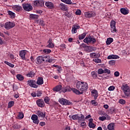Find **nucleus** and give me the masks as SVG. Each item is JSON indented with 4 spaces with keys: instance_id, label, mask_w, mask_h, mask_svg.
Masks as SVG:
<instances>
[{
    "instance_id": "13d9d810",
    "label": "nucleus",
    "mask_w": 130,
    "mask_h": 130,
    "mask_svg": "<svg viewBox=\"0 0 130 130\" xmlns=\"http://www.w3.org/2000/svg\"><path fill=\"white\" fill-rule=\"evenodd\" d=\"M91 104L92 105H94V106H96L97 105L98 103L95 101V100L91 101Z\"/></svg>"
},
{
    "instance_id": "a18cd8bd",
    "label": "nucleus",
    "mask_w": 130,
    "mask_h": 130,
    "mask_svg": "<svg viewBox=\"0 0 130 130\" xmlns=\"http://www.w3.org/2000/svg\"><path fill=\"white\" fill-rule=\"evenodd\" d=\"M104 74H110V70L107 69H105L104 70Z\"/></svg>"
},
{
    "instance_id": "9b49d317",
    "label": "nucleus",
    "mask_w": 130,
    "mask_h": 130,
    "mask_svg": "<svg viewBox=\"0 0 130 130\" xmlns=\"http://www.w3.org/2000/svg\"><path fill=\"white\" fill-rule=\"evenodd\" d=\"M27 85L31 88H38V85H36V81L30 80L27 81Z\"/></svg>"
},
{
    "instance_id": "de8ad7c7",
    "label": "nucleus",
    "mask_w": 130,
    "mask_h": 130,
    "mask_svg": "<svg viewBox=\"0 0 130 130\" xmlns=\"http://www.w3.org/2000/svg\"><path fill=\"white\" fill-rule=\"evenodd\" d=\"M99 119L101 121H104V120H106V117L104 116L99 117Z\"/></svg>"
},
{
    "instance_id": "6e6552de",
    "label": "nucleus",
    "mask_w": 130,
    "mask_h": 130,
    "mask_svg": "<svg viewBox=\"0 0 130 130\" xmlns=\"http://www.w3.org/2000/svg\"><path fill=\"white\" fill-rule=\"evenodd\" d=\"M115 25H116V22L112 20L110 22V26H111V31L112 33H115L117 29H116V27H115Z\"/></svg>"
},
{
    "instance_id": "8fccbe9b",
    "label": "nucleus",
    "mask_w": 130,
    "mask_h": 130,
    "mask_svg": "<svg viewBox=\"0 0 130 130\" xmlns=\"http://www.w3.org/2000/svg\"><path fill=\"white\" fill-rule=\"evenodd\" d=\"M49 100H50L49 98H48V97H45L44 99V102L47 104H48V103L49 102Z\"/></svg>"
},
{
    "instance_id": "2f4dec72",
    "label": "nucleus",
    "mask_w": 130,
    "mask_h": 130,
    "mask_svg": "<svg viewBox=\"0 0 130 130\" xmlns=\"http://www.w3.org/2000/svg\"><path fill=\"white\" fill-rule=\"evenodd\" d=\"M112 42H113V39L112 38H109L107 39L106 44L107 45H110Z\"/></svg>"
},
{
    "instance_id": "58836bf2",
    "label": "nucleus",
    "mask_w": 130,
    "mask_h": 130,
    "mask_svg": "<svg viewBox=\"0 0 130 130\" xmlns=\"http://www.w3.org/2000/svg\"><path fill=\"white\" fill-rule=\"evenodd\" d=\"M88 126L90 128H94L96 127V125L94 123H88Z\"/></svg>"
},
{
    "instance_id": "bf43d9fd",
    "label": "nucleus",
    "mask_w": 130,
    "mask_h": 130,
    "mask_svg": "<svg viewBox=\"0 0 130 130\" xmlns=\"http://www.w3.org/2000/svg\"><path fill=\"white\" fill-rule=\"evenodd\" d=\"M57 71L58 72V73H60V72L62 71L61 67L59 66L58 68H57Z\"/></svg>"
},
{
    "instance_id": "ddd939ff",
    "label": "nucleus",
    "mask_w": 130,
    "mask_h": 130,
    "mask_svg": "<svg viewBox=\"0 0 130 130\" xmlns=\"http://www.w3.org/2000/svg\"><path fill=\"white\" fill-rule=\"evenodd\" d=\"M31 119H32L34 123L38 124L39 123V120H38V116L37 115H32Z\"/></svg>"
},
{
    "instance_id": "a19ab883",
    "label": "nucleus",
    "mask_w": 130,
    "mask_h": 130,
    "mask_svg": "<svg viewBox=\"0 0 130 130\" xmlns=\"http://www.w3.org/2000/svg\"><path fill=\"white\" fill-rule=\"evenodd\" d=\"M93 61H94V62H96V63H101L102 62L101 59L100 58L94 59Z\"/></svg>"
},
{
    "instance_id": "4d7b16f0",
    "label": "nucleus",
    "mask_w": 130,
    "mask_h": 130,
    "mask_svg": "<svg viewBox=\"0 0 130 130\" xmlns=\"http://www.w3.org/2000/svg\"><path fill=\"white\" fill-rule=\"evenodd\" d=\"M8 14L9 15H10V16H15V13H14V12L11 11H8Z\"/></svg>"
},
{
    "instance_id": "f03ea898",
    "label": "nucleus",
    "mask_w": 130,
    "mask_h": 130,
    "mask_svg": "<svg viewBox=\"0 0 130 130\" xmlns=\"http://www.w3.org/2000/svg\"><path fill=\"white\" fill-rule=\"evenodd\" d=\"M73 120H78V122L85 121V116L82 114H77L72 116Z\"/></svg>"
},
{
    "instance_id": "a878e982",
    "label": "nucleus",
    "mask_w": 130,
    "mask_h": 130,
    "mask_svg": "<svg viewBox=\"0 0 130 130\" xmlns=\"http://www.w3.org/2000/svg\"><path fill=\"white\" fill-rule=\"evenodd\" d=\"M13 9L16 12H20L22 10V7L19 5H15L13 7Z\"/></svg>"
},
{
    "instance_id": "4c0bfd02",
    "label": "nucleus",
    "mask_w": 130,
    "mask_h": 130,
    "mask_svg": "<svg viewBox=\"0 0 130 130\" xmlns=\"http://www.w3.org/2000/svg\"><path fill=\"white\" fill-rule=\"evenodd\" d=\"M43 52L46 54H48V53H50V52H51V50L49 49H45L43 50Z\"/></svg>"
},
{
    "instance_id": "3c124183",
    "label": "nucleus",
    "mask_w": 130,
    "mask_h": 130,
    "mask_svg": "<svg viewBox=\"0 0 130 130\" xmlns=\"http://www.w3.org/2000/svg\"><path fill=\"white\" fill-rule=\"evenodd\" d=\"M80 125L81 127H84V126H86V122L83 121V122H80Z\"/></svg>"
},
{
    "instance_id": "603ef678",
    "label": "nucleus",
    "mask_w": 130,
    "mask_h": 130,
    "mask_svg": "<svg viewBox=\"0 0 130 130\" xmlns=\"http://www.w3.org/2000/svg\"><path fill=\"white\" fill-rule=\"evenodd\" d=\"M109 63L110 66H114L115 64V61L113 60H110L109 61Z\"/></svg>"
},
{
    "instance_id": "69168bd1",
    "label": "nucleus",
    "mask_w": 130,
    "mask_h": 130,
    "mask_svg": "<svg viewBox=\"0 0 130 130\" xmlns=\"http://www.w3.org/2000/svg\"><path fill=\"white\" fill-rule=\"evenodd\" d=\"M40 125L41 126H44V125H45V122H41L40 123Z\"/></svg>"
},
{
    "instance_id": "20e7f679",
    "label": "nucleus",
    "mask_w": 130,
    "mask_h": 130,
    "mask_svg": "<svg viewBox=\"0 0 130 130\" xmlns=\"http://www.w3.org/2000/svg\"><path fill=\"white\" fill-rule=\"evenodd\" d=\"M85 43H87V44H90V43H92V44H95L96 43V39L93 38L92 37H86L83 40Z\"/></svg>"
},
{
    "instance_id": "5fc2aeb1",
    "label": "nucleus",
    "mask_w": 130,
    "mask_h": 130,
    "mask_svg": "<svg viewBox=\"0 0 130 130\" xmlns=\"http://www.w3.org/2000/svg\"><path fill=\"white\" fill-rule=\"evenodd\" d=\"M41 95H42V91H37V95L38 97H40V96H41Z\"/></svg>"
},
{
    "instance_id": "052dcab7",
    "label": "nucleus",
    "mask_w": 130,
    "mask_h": 130,
    "mask_svg": "<svg viewBox=\"0 0 130 130\" xmlns=\"http://www.w3.org/2000/svg\"><path fill=\"white\" fill-rule=\"evenodd\" d=\"M87 46V45H86V44H85L84 43H83V44H82L81 45H80V47H81V48H85V47H86Z\"/></svg>"
},
{
    "instance_id": "9d476101",
    "label": "nucleus",
    "mask_w": 130,
    "mask_h": 130,
    "mask_svg": "<svg viewBox=\"0 0 130 130\" xmlns=\"http://www.w3.org/2000/svg\"><path fill=\"white\" fill-rule=\"evenodd\" d=\"M15 26H16V24L11 22H7L4 25L5 29H12V28H14Z\"/></svg>"
},
{
    "instance_id": "473e14b6",
    "label": "nucleus",
    "mask_w": 130,
    "mask_h": 130,
    "mask_svg": "<svg viewBox=\"0 0 130 130\" xmlns=\"http://www.w3.org/2000/svg\"><path fill=\"white\" fill-rule=\"evenodd\" d=\"M90 55L91 56V57H95L96 58L100 57V53H90Z\"/></svg>"
},
{
    "instance_id": "4be33fe9",
    "label": "nucleus",
    "mask_w": 130,
    "mask_h": 130,
    "mask_svg": "<svg viewBox=\"0 0 130 130\" xmlns=\"http://www.w3.org/2000/svg\"><path fill=\"white\" fill-rule=\"evenodd\" d=\"M44 83L43 81V78L40 77H38L37 81V85H43V84Z\"/></svg>"
},
{
    "instance_id": "338daca9",
    "label": "nucleus",
    "mask_w": 130,
    "mask_h": 130,
    "mask_svg": "<svg viewBox=\"0 0 130 130\" xmlns=\"http://www.w3.org/2000/svg\"><path fill=\"white\" fill-rule=\"evenodd\" d=\"M0 44L1 45H3L4 44V41H3V39L0 37Z\"/></svg>"
},
{
    "instance_id": "393cba45",
    "label": "nucleus",
    "mask_w": 130,
    "mask_h": 130,
    "mask_svg": "<svg viewBox=\"0 0 130 130\" xmlns=\"http://www.w3.org/2000/svg\"><path fill=\"white\" fill-rule=\"evenodd\" d=\"M72 91L74 93L76 94V95H81V94H83V92H82L81 90H80L79 89L78 90L76 88H73Z\"/></svg>"
},
{
    "instance_id": "bb28decb",
    "label": "nucleus",
    "mask_w": 130,
    "mask_h": 130,
    "mask_svg": "<svg viewBox=\"0 0 130 130\" xmlns=\"http://www.w3.org/2000/svg\"><path fill=\"white\" fill-rule=\"evenodd\" d=\"M46 7H47L49 9H53L54 5L51 2H46L45 3Z\"/></svg>"
},
{
    "instance_id": "7c9ffc66",
    "label": "nucleus",
    "mask_w": 130,
    "mask_h": 130,
    "mask_svg": "<svg viewBox=\"0 0 130 130\" xmlns=\"http://www.w3.org/2000/svg\"><path fill=\"white\" fill-rule=\"evenodd\" d=\"M26 76L29 78H33V77H35V73H34L32 71H31L28 72V74H26Z\"/></svg>"
},
{
    "instance_id": "79ce46f5",
    "label": "nucleus",
    "mask_w": 130,
    "mask_h": 130,
    "mask_svg": "<svg viewBox=\"0 0 130 130\" xmlns=\"http://www.w3.org/2000/svg\"><path fill=\"white\" fill-rule=\"evenodd\" d=\"M98 74H99V75H102V74H104V70L102 69H99L98 71Z\"/></svg>"
},
{
    "instance_id": "49530a36",
    "label": "nucleus",
    "mask_w": 130,
    "mask_h": 130,
    "mask_svg": "<svg viewBox=\"0 0 130 130\" xmlns=\"http://www.w3.org/2000/svg\"><path fill=\"white\" fill-rule=\"evenodd\" d=\"M91 76L93 79L97 78V74L94 72H91Z\"/></svg>"
},
{
    "instance_id": "5701e85b",
    "label": "nucleus",
    "mask_w": 130,
    "mask_h": 130,
    "mask_svg": "<svg viewBox=\"0 0 130 130\" xmlns=\"http://www.w3.org/2000/svg\"><path fill=\"white\" fill-rule=\"evenodd\" d=\"M120 11L123 15H127L129 13L128 10L125 8H121Z\"/></svg>"
},
{
    "instance_id": "774afa93",
    "label": "nucleus",
    "mask_w": 130,
    "mask_h": 130,
    "mask_svg": "<svg viewBox=\"0 0 130 130\" xmlns=\"http://www.w3.org/2000/svg\"><path fill=\"white\" fill-rule=\"evenodd\" d=\"M108 107H109L108 105H104V108H105V109H108Z\"/></svg>"
},
{
    "instance_id": "6ab92c4d",
    "label": "nucleus",
    "mask_w": 130,
    "mask_h": 130,
    "mask_svg": "<svg viewBox=\"0 0 130 130\" xmlns=\"http://www.w3.org/2000/svg\"><path fill=\"white\" fill-rule=\"evenodd\" d=\"M48 43V45L47 46V47H48V48H53L54 47V44L52 43V39H49Z\"/></svg>"
},
{
    "instance_id": "ea45409f",
    "label": "nucleus",
    "mask_w": 130,
    "mask_h": 130,
    "mask_svg": "<svg viewBox=\"0 0 130 130\" xmlns=\"http://www.w3.org/2000/svg\"><path fill=\"white\" fill-rule=\"evenodd\" d=\"M14 104H15V102L14 101H11L8 104V108H11V107H13L14 106Z\"/></svg>"
},
{
    "instance_id": "680f3d73",
    "label": "nucleus",
    "mask_w": 130,
    "mask_h": 130,
    "mask_svg": "<svg viewBox=\"0 0 130 130\" xmlns=\"http://www.w3.org/2000/svg\"><path fill=\"white\" fill-rule=\"evenodd\" d=\"M115 77H119V72L116 71L114 73Z\"/></svg>"
},
{
    "instance_id": "412c9836",
    "label": "nucleus",
    "mask_w": 130,
    "mask_h": 130,
    "mask_svg": "<svg viewBox=\"0 0 130 130\" xmlns=\"http://www.w3.org/2000/svg\"><path fill=\"white\" fill-rule=\"evenodd\" d=\"M118 58H119V56L118 55H110L107 57L108 59H118Z\"/></svg>"
},
{
    "instance_id": "72a5a7b5",
    "label": "nucleus",
    "mask_w": 130,
    "mask_h": 130,
    "mask_svg": "<svg viewBox=\"0 0 130 130\" xmlns=\"http://www.w3.org/2000/svg\"><path fill=\"white\" fill-rule=\"evenodd\" d=\"M16 78L18 81H23L24 80V76L21 74H17Z\"/></svg>"
},
{
    "instance_id": "0eeeda50",
    "label": "nucleus",
    "mask_w": 130,
    "mask_h": 130,
    "mask_svg": "<svg viewBox=\"0 0 130 130\" xmlns=\"http://www.w3.org/2000/svg\"><path fill=\"white\" fill-rule=\"evenodd\" d=\"M33 5L35 7H43L44 6V1L36 0L33 2Z\"/></svg>"
},
{
    "instance_id": "4468645a",
    "label": "nucleus",
    "mask_w": 130,
    "mask_h": 130,
    "mask_svg": "<svg viewBox=\"0 0 130 130\" xmlns=\"http://www.w3.org/2000/svg\"><path fill=\"white\" fill-rule=\"evenodd\" d=\"M28 53L27 51L26 50H22L19 52L20 56L21 57L22 59L25 60L26 58L25 57V55Z\"/></svg>"
},
{
    "instance_id": "aec40b11",
    "label": "nucleus",
    "mask_w": 130,
    "mask_h": 130,
    "mask_svg": "<svg viewBox=\"0 0 130 130\" xmlns=\"http://www.w3.org/2000/svg\"><path fill=\"white\" fill-rule=\"evenodd\" d=\"M91 95L94 97L95 100H96V99H97V97H98V91L95 89L92 90L91 91Z\"/></svg>"
},
{
    "instance_id": "37998d69",
    "label": "nucleus",
    "mask_w": 130,
    "mask_h": 130,
    "mask_svg": "<svg viewBox=\"0 0 130 130\" xmlns=\"http://www.w3.org/2000/svg\"><path fill=\"white\" fill-rule=\"evenodd\" d=\"M18 117L20 118V119H22L24 118V114L22 112H19L18 114Z\"/></svg>"
},
{
    "instance_id": "1a4fd4ad",
    "label": "nucleus",
    "mask_w": 130,
    "mask_h": 130,
    "mask_svg": "<svg viewBox=\"0 0 130 130\" xmlns=\"http://www.w3.org/2000/svg\"><path fill=\"white\" fill-rule=\"evenodd\" d=\"M59 102L62 105H71L72 104V102L63 98L59 99Z\"/></svg>"
},
{
    "instance_id": "09e8293b",
    "label": "nucleus",
    "mask_w": 130,
    "mask_h": 130,
    "mask_svg": "<svg viewBox=\"0 0 130 130\" xmlns=\"http://www.w3.org/2000/svg\"><path fill=\"white\" fill-rule=\"evenodd\" d=\"M40 25H41V26H45V23H44L43 19H41L40 20Z\"/></svg>"
},
{
    "instance_id": "e433bc0d",
    "label": "nucleus",
    "mask_w": 130,
    "mask_h": 130,
    "mask_svg": "<svg viewBox=\"0 0 130 130\" xmlns=\"http://www.w3.org/2000/svg\"><path fill=\"white\" fill-rule=\"evenodd\" d=\"M85 37H86V34L83 33L81 35H79L78 39H79V40H83V39H84Z\"/></svg>"
},
{
    "instance_id": "a211bd4d",
    "label": "nucleus",
    "mask_w": 130,
    "mask_h": 130,
    "mask_svg": "<svg viewBox=\"0 0 130 130\" xmlns=\"http://www.w3.org/2000/svg\"><path fill=\"white\" fill-rule=\"evenodd\" d=\"M80 29V26L78 25H74L72 27V32L73 34H75L77 32V29Z\"/></svg>"
},
{
    "instance_id": "423d86ee",
    "label": "nucleus",
    "mask_w": 130,
    "mask_h": 130,
    "mask_svg": "<svg viewBox=\"0 0 130 130\" xmlns=\"http://www.w3.org/2000/svg\"><path fill=\"white\" fill-rule=\"evenodd\" d=\"M43 60L44 61H45V62H49V63H51V62H55V59H54L52 57H50V55H46L44 57H43Z\"/></svg>"
},
{
    "instance_id": "2eb2a0df",
    "label": "nucleus",
    "mask_w": 130,
    "mask_h": 130,
    "mask_svg": "<svg viewBox=\"0 0 130 130\" xmlns=\"http://www.w3.org/2000/svg\"><path fill=\"white\" fill-rule=\"evenodd\" d=\"M37 104L39 107H44V101L43 99H39L37 101Z\"/></svg>"
},
{
    "instance_id": "f8f14e48",
    "label": "nucleus",
    "mask_w": 130,
    "mask_h": 130,
    "mask_svg": "<svg viewBox=\"0 0 130 130\" xmlns=\"http://www.w3.org/2000/svg\"><path fill=\"white\" fill-rule=\"evenodd\" d=\"M84 16L86 18H92V17H95L96 16V13L94 11L85 12Z\"/></svg>"
},
{
    "instance_id": "c9c22d12",
    "label": "nucleus",
    "mask_w": 130,
    "mask_h": 130,
    "mask_svg": "<svg viewBox=\"0 0 130 130\" xmlns=\"http://www.w3.org/2000/svg\"><path fill=\"white\" fill-rule=\"evenodd\" d=\"M108 129L109 130H114V124L110 123L108 125Z\"/></svg>"
},
{
    "instance_id": "cd10ccee",
    "label": "nucleus",
    "mask_w": 130,
    "mask_h": 130,
    "mask_svg": "<svg viewBox=\"0 0 130 130\" xmlns=\"http://www.w3.org/2000/svg\"><path fill=\"white\" fill-rule=\"evenodd\" d=\"M62 87V86L61 85H57L53 88V91L54 92H58L61 90Z\"/></svg>"
},
{
    "instance_id": "c756f323",
    "label": "nucleus",
    "mask_w": 130,
    "mask_h": 130,
    "mask_svg": "<svg viewBox=\"0 0 130 130\" xmlns=\"http://www.w3.org/2000/svg\"><path fill=\"white\" fill-rule=\"evenodd\" d=\"M61 2H62L67 5H76V3H73L71 0H61Z\"/></svg>"
},
{
    "instance_id": "e2e57ef3",
    "label": "nucleus",
    "mask_w": 130,
    "mask_h": 130,
    "mask_svg": "<svg viewBox=\"0 0 130 130\" xmlns=\"http://www.w3.org/2000/svg\"><path fill=\"white\" fill-rule=\"evenodd\" d=\"M31 96H32V97H36V96L37 95V93H36V92H32L31 94Z\"/></svg>"
},
{
    "instance_id": "f704fd0d",
    "label": "nucleus",
    "mask_w": 130,
    "mask_h": 130,
    "mask_svg": "<svg viewBox=\"0 0 130 130\" xmlns=\"http://www.w3.org/2000/svg\"><path fill=\"white\" fill-rule=\"evenodd\" d=\"M38 15L36 14H30L29 15V18L32 20H35V19H38L39 18Z\"/></svg>"
},
{
    "instance_id": "c85d7f7f",
    "label": "nucleus",
    "mask_w": 130,
    "mask_h": 130,
    "mask_svg": "<svg viewBox=\"0 0 130 130\" xmlns=\"http://www.w3.org/2000/svg\"><path fill=\"white\" fill-rule=\"evenodd\" d=\"M92 49H93V47L91 46H86L85 48L84 49L85 51H87V52H92Z\"/></svg>"
},
{
    "instance_id": "dca6fc26",
    "label": "nucleus",
    "mask_w": 130,
    "mask_h": 130,
    "mask_svg": "<svg viewBox=\"0 0 130 130\" xmlns=\"http://www.w3.org/2000/svg\"><path fill=\"white\" fill-rule=\"evenodd\" d=\"M36 114L38 116H39V117H41L42 118H44V117H45V112H43L39 110L36 112Z\"/></svg>"
},
{
    "instance_id": "b1692460",
    "label": "nucleus",
    "mask_w": 130,
    "mask_h": 130,
    "mask_svg": "<svg viewBox=\"0 0 130 130\" xmlns=\"http://www.w3.org/2000/svg\"><path fill=\"white\" fill-rule=\"evenodd\" d=\"M59 8L62 11H67L68 10V7L66 5L63 4H60L59 5Z\"/></svg>"
},
{
    "instance_id": "f257e3e1",
    "label": "nucleus",
    "mask_w": 130,
    "mask_h": 130,
    "mask_svg": "<svg viewBox=\"0 0 130 130\" xmlns=\"http://www.w3.org/2000/svg\"><path fill=\"white\" fill-rule=\"evenodd\" d=\"M77 88L79 91H81L82 93H84V91H86L88 89V84L86 82L82 81H78L76 84Z\"/></svg>"
},
{
    "instance_id": "0e129e2a",
    "label": "nucleus",
    "mask_w": 130,
    "mask_h": 130,
    "mask_svg": "<svg viewBox=\"0 0 130 130\" xmlns=\"http://www.w3.org/2000/svg\"><path fill=\"white\" fill-rule=\"evenodd\" d=\"M64 130H71V127L69 126H66L64 128Z\"/></svg>"
},
{
    "instance_id": "f3484780",
    "label": "nucleus",
    "mask_w": 130,
    "mask_h": 130,
    "mask_svg": "<svg viewBox=\"0 0 130 130\" xmlns=\"http://www.w3.org/2000/svg\"><path fill=\"white\" fill-rule=\"evenodd\" d=\"M43 61H44L43 56H39L38 57H37L36 63L38 64H41V63H42V62H43Z\"/></svg>"
},
{
    "instance_id": "39448f33",
    "label": "nucleus",
    "mask_w": 130,
    "mask_h": 130,
    "mask_svg": "<svg viewBox=\"0 0 130 130\" xmlns=\"http://www.w3.org/2000/svg\"><path fill=\"white\" fill-rule=\"evenodd\" d=\"M22 8L24 9V11H26V12H30V11H32V10H33V7L30 3L23 4Z\"/></svg>"
},
{
    "instance_id": "6e6d98bb",
    "label": "nucleus",
    "mask_w": 130,
    "mask_h": 130,
    "mask_svg": "<svg viewBox=\"0 0 130 130\" xmlns=\"http://www.w3.org/2000/svg\"><path fill=\"white\" fill-rule=\"evenodd\" d=\"M76 15H78V16H80L81 15V10L80 9H78L76 12H75Z\"/></svg>"
},
{
    "instance_id": "7ed1b4c3",
    "label": "nucleus",
    "mask_w": 130,
    "mask_h": 130,
    "mask_svg": "<svg viewBox=\"0 0 130 130\" xmlns=\"http://www.w3.org/2000/svg\"><path fill=\"white\" fill-rule=\"evenodd\" d=\"M121 89L126 97H129L130 89L129 86L127 84H123L121 86Z\"/></svg>"
},
{
    "instance_id": "c03bdc74",
    "label": "nucleus",
    "mask_w": 130,
    "mask_h": 130,
    "mask_svg": "<svg viewBox=\"0 0 130 130\" xmlns=\"http://www.w3.org/2000/svg\"><path fill=\"white\" fill-rule=\"evenodd\" d=\"M119 103H120V104H122V105H123L124 104H125V100L123 99H120L119 101Z\"/></svg>"
},
{
    "instance_id": "864d4df0",
    "label": "nucleus",
    "mask_w": 130,
    "mask_h": 130,
    "mask_svg": "<svg viewBox=\"0 0 130 130\" xmlns=\"http://www.w3.org/2000/svg\"><path fill=\"white\" fill-rule=\"evenodd\" d=\"M115 89V87L113 86H111L108 88L109 91H113Z\"/></svg>"
}]
</instances>
